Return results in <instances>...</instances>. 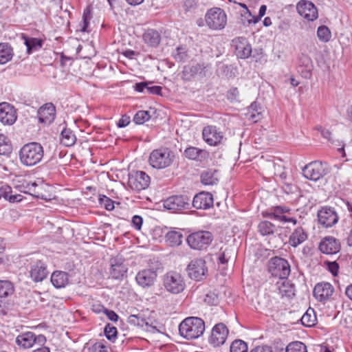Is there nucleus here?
<instances>
[{"label":"nucleus","mask_w":352,"mask_h":352,"mask_svg":"<svg viewBox=\"0 0 352 352\" xmlns=\"http://www.w3.org/2000/svg\"><path fill=\"white\" fill-rule=\"evenodd\" d=\"M19 156L20 162L23 166H33L38 164L43 160L44 149L38 142H29L21 148Z\"/></svg>","instance_id":"1"},{"label":"nucleus","mask_w":352,"mask_h":352,"mask_svg":"<svg viewBox=\"0 0 352 352\" xmlns=\"http://www.w3.org/2000/svg\"><path fill=\"white\" fill-rule=\"evenodd\" d=\"M205 331L204 321L198 317H188L179 326L180 335L187 340L200 337Z\"/></svg>","instance_id":"2"},{"label":"nucleus","mask_w":352,"mask_h":352,"mask_svg":"<svg viewBox=\"0 0 352 352\" xmlns=\"http://www.w3.org/2000/svg\"><path fill=\"white\" fill-rule=\"evenodd\" d=\"M175 160L174 152L168 148H160L153 150L149 156L150 165L157 169H163L170 166Z\"/></svg>","instance_id":"3"},{"label":"nucleus","mask_w":352,"mask_h":352,"mask_svg":"<svg viewBox=\"0 0 352 352\" xmlns=\"http://www.w3.org/2000/svg\"><path fill=\"white\" fill-rule=\"evenodd\" d=\"M213 241V235L209 231L200 230L190 234L186 238V242L191 249L205 250Z\"/></svg>","instance_id":"4"},{"label":"nucleus","mask_w":352,"mask_h":352,"mask_svg":"<svg viewBox=\"0 0 352 352\" xmlns=\"http://www.w3.org/2000/svg\"><path fill=\"white\" fill-rule=\"evenodd\" d=\"M205 21L210 30H221L227 24V14L220 8H212L207 11Z\"/></svg>","instance_id":"5"},{"label":"nucleus","mask_w":352,"mask_h":352,"mask_svg":"<svg viewBox=\"0 0 352 352\" xmlns=\"http://www.w3.org/2000/svg\"><path fill=\"white\" fill-rule=\"evenodd\" d=\"M330 170V167L326 162L314 161L302 168V174L308 179L318 181L329 174Z\"/></svg>","instance_id":"6"},{"label":"nucleus","mask_w":352,"mask_h":352,"mask_svg":"<svg viewBox=\"0 0 352 352\" xmlns=\"http://www.w3.org/2000/svg\"><path fill=\"white\" fill-rule=\"evenodd\" d=\"M268 271L274 276L287 279L291 272L290 265L286 259L274 256L268 261Z\"/></svg>","instance_id":"7"},{"label":"nucleus","mask_w":352,"mask_h":352,"mask_svg":"<svg viewBox=\"0 0 352 352\" xmlns=\"http://www.w3.org/2000/svg\"><path fill=\"white\" fill-rule=\"evenodd\" d=\"M47 342L46 337L44 335H36L32 331H25L20 333L16 338V344L23 349H28L34 344L45 345Z\"/></svg>","instance_id":"8"},{"label":"nucleus","mask_w":352,"mask_h":352,"mask_svg":"<svg viewBox=\"0 0 352 352\" xmlns=\"http://www.w3.org/2000/svg\"><path fill=\"white\" fill-rule=\"evenodd\" d=\"M163 283L166 289L172 294H179L185 289V282L179 273L170 272L163 278Z\"/></svg>","instance_id":"9"},{"label":"nucleus","mask_w":352,"mask_h":352,"mask_svg":"<svg viewBox=\"0 0 352 352\" xmlns=\"http://www.w3.org/2000/svg\"><path fill=\"white\" fill-rule=\"evenodd\" d=\"M150 182V177L144 171H133L129 174L128 184L131 189L136 191L148 188Z\"/></svg>","instance_id":"10"},{"label":"nucleus","mask_w":352,"mask_h":352,"mask_svg":"<svg viewBox=\"0 0 352 352\" xmlns=\"http://www.w3.org/2000/svg\"><path fill=\"white\" fill-rule=\"evenodd\" d=\"M186 270L188 276L197 281L205 279L208 272L206 261L202 258L192 260L188 264Z\"/></svg>","instance_id":"11"},{"label":"nucleus","mask_w":352,"mask_h":352,"mask_svg":"<svg viewBox=\"0 0 352 352\" xmlns=\"http://www.w3.org/2000/svg\"><path fill=\"white\" fill-rule=\"evenodd\" d=\"M318 222L324 228H331L336 224L339 217L334 208L323 206L317 213Z\"/></svg>","instance_id":"12"},{"label":"nucleus","mask_w":352,"mask_h":352,"mask_svg":"<svg viewBox=\"0 0 352 352\" xmlns=\"http://www.w3.org/2000/svg\"><path fill=\"white\" fill-rule=\"evenodd\" d=\"M231 45L238 58L245 59L251 56L252 49L247 38L244 36L236 37L232 40Z\"/></svg>","instance_id":"13"},{"label":"nucleus","mask_w":352,"mask_h":352,"mask_svg":"<svg viewBox=\"0 0 352 352\" xmlns=\"http://www.w3.org/2000/svg\"><path fill=\"white\" fill-rule=\"evenodd\" d=\"M290 211L289 208L285 206L272 207L270 211L263 212V216L270 219L276 220L282 223L292 222L296 224L297 221L292 217H287L284 214Z\"/></svg>","instance_id":"14"},{"label":"nucleus","mask_w":352,"mask_h":352,"mask_svg":"<svg viewBox=\"0 0 352 352\" xmlns=\"http://www.w3.org/2000/svg\"><path fill=\"white\" fill-rule=\"evenodd\" d=\"M228 335V329L223 323H219L214 326L208 342L213 346L217 347L223 344Z\"/></svg>","instance_id":"15"},{"label":"nucleus","mask_w":352,"mask_h":352,"mask_svg":"<svg viewBox=\"0 0 352 352\" xmlns=\"http://www.w3.org/2000/svg\"><path fill=\"white\" fill-rule=\"evenodd\" d=\"M190 199L186 195L172 196L164 201V207L173 212L188 209L190 205Z\"/></svg>","instance_id":"16"},{"label":"nucleus","mask_w":352,"mask_h":352,"mask_svg":"<svg viewBox=\"0 0 352 352\" xmlns=\"http://www.w3.org/2000/svg\"><path fill=\"white\" fill-rule=\"evenodd\" d=\"M296 10L298 13L307 21H313L318 16L316 7L309 1H300L296 5Z\"/></svg>","instance_id":"17"},{"label":"nucleus","mask_w":352,"mask_h":352,"mask_svg":"<svg viewBox=\"0 0 352 352\" xmlns=\"http://www.w3.org/2000/svg\"><path fill=\"white\" fill-rule=\"evenodd\" d=\"M49 272L46 263L41 260L32 261L30 266V275L34 282L43 280L48 275Z\"/></svg>","instance_id":"18"},{"label":"nucleus","mask_w":352,"mask_h":352,"mask_svg":"<svg viewBox=\"0 0 352 352\" xmlns=\"http://www.w3.org/2000/svg\"><path fill=\"white\" fill-rule=\"evenodd\" d=\"M157 276L155 270L144 269L138 272L135 276V280L140 287L148 288L154 285Z\"/></svg>","instance_id":"19"},{"label":"nucleus","mask_w":352,"mask_h":352,"mask_svg":"<svg viewBox=\"0 0 352 352\" xmlns=\"http://www.w3.org/2000/svg\"><path fill=\"white\" fill-rule=\"evenodd\" d=\"M17 118L14 106L8 102L0 103V122L3 124L12 125Z\"/></svg>","instance_id":"20"},{"label":"nucleus","mask_w":352,"mask_h":352,"mask_svg":"<svg viewBox=\"0 0 352 352\" xmlns=\"http://www.w3.org/2000/svg\"><path fill=\"white\" fill-rule=\"evenodd\" d=\"M203 138L210 146H217L221 143L223 135L222 132L214 126H205L202 131Z\"/></svg>","instance_id":"21"},{"label":"nucleus","mask_w":352,"mask_h":352,"mask_svg":"<svg viewBox=\"0 0 352 352\" xmlns=\"http://www.w3.org/2000/svg\"><path fill=\"white\" fill-rule=\"evenodd\" d=\"M214 199L211 193L202 191L197 194L192 201L196 209L208 210L213 206Z\"/></svg>","instance_id":"22"},{"label":"nucleus","mask_w":352,"mask_h":352,"mask_svg":"<svg viewBox=\"0 0 352 352\" xmlns=\"http://www.w3.org/2000/svg\"><path fill=\"white\" fill-rule=\"evenodd\" d=\"M37 116L41 123L51 124L56 117V109L52 103H47L39 108Z\"/></svg>","instance_id":"23"},{"label":"nucleus","mask_w":352,"mask_h":352,"mask_svg":"<svg viewBox=\"0 0 352 352\" xmlns=\"http://www.w3.org/2000/svg\"><path fill=\"white\" fill-rule=\"evenodd\" d=\"M333 293V287L329 283H319L314 289V296L320 302L328 300Z\"/></svg>","instance_id":"24"},{"label":"nucleus","mask_w":352,"mask_h":352,"mask_svg":"<svg viewBox=\"0 0 352 352\" xmlns=\"http://www.w3.org/2000/svg\"><path fill=\"white\" fill-rule=\"evenodd\" d=\"M110 274L114 279L122 278L127 272V267L124 265V259L122 257L116 256L111 258Z\"/></svg>","instance_id":"25"},{"label":"nucleus","mask_w":352,"mask_h":352,"mask_svg":"<svg viewBox=\"0 0 352 352\" xmlns=\"http://www.w3.org/2000/svg\"><path fill=\"white\" fill-rule=\"evenodd\" d=\"M319 249L324 254H333L340 251V244L334 237L327 236L321 241Z\"/></svg>","instance_id":"26"},{"label":"nucleus","mask_w":352,"mask_h":352,"mask_svg":"<svg viewBox=\"0 0 352 352\" xmlns=\"http://www.w3.org/2000/svg\"><path fill=\"white\" fill-rule=\"evenodd\" d=\"M184 155L191 160L203 162L208 159L209 153L206 150L195 146H189L184 150Z\"/></svg>","instance_id":"27"},{"label":"nucleus","mask_w":352,"mask_h":352,"mask_svg":"<svg viewBox=\"0 0 352 352\" xmlns=\"http://www.w3.org/2000/svg\"><path fill=\"white\" fill-rule=\"evenodd\" d=\"M145 44L151 47H156L160 43L161 36L158 31L154 29H148L142 36Z\"/></svg>","instance_id":"28"},{"label":"nucleus","mask_w":352,"mask_h":352,"mask_svg":"<svg viewBox=\"0 0 352 352\" xmlns=\"http://www.w3.org/2000/svg\"><path fill=\"white\" fill-rule=\"evenodd\" d=\"M51 282L56 288L65 287L69 283V274L63 271H56L51 276Z\"/></svg>","instance_id":"29"},{"label":"nucleus","mask_w":352,"mask_h":352,"mask_svg":"<svg viewBox=\"0 0 352 352\" xmlns=\"http://www.w3.org/2000/svg\"><path fill=\"white\" fill-rule=\"evenodd\" d=\"M307 238V235L302 227H298L292 233L289 239V243L294 248L303 243Z\"/></svg>","instance_id":"30"},{"label":"nucleus","mask_w":352,"mask_h":352,"mask_svg":"<svg viewBox=\"0 0 352 352\" xmlns=\"http://www.w3.org/2000/svg\"><path fill=\"white\" fill-rule=\"evenodd\" d=\"M24 40V44L27 47V54H30L40 50L43 44V41L41 38L29 37L23 35L22 37Z\"/></svg>","instance_id":"31"},{"label":"nucleus","mask_w":352,"mask_h":352,"mask_svg":"<svg viewBox=\"0 0 352 352\" xmlns=\"http://www.w3.org/2000/svg\"><path fill=\"white\" fill-rule=\"evenodd\" d=\"M12 188L8 184H1L0 186V198L3 197L11 203L19 202L23 196L19 194L11 195Z\"/></svg>","instance_id":"32"},{"label":"nucleus","mask_w":352,"mask_h":352,"mask_svg":"<svg viewBox=\"0 0 352 352\" xmlns=\"http://www.w3.org/2000/svg\"><path fill=\"white\" fill-rule=\"evenodd\" d=\"M166 241L169 246H179L182 243L183 234L181 231L172 230L166 233Z\"/></svg>","instance_id":"33"},{"label":"nucleus","mask_w":352,"mask_h":352,"mask_svg":"<svg viewBox=\"0 0 352 352\" xmlns=\"http://www.w3.org/2000/svg\"><path fill=\"white\" fill-rule=\"evenodd\" d=\"M14 55L13 49L6 43H0V64H6L11 60Z\"/></svg>","instance_id":"34"},{"label":"nucleus","mask_w":352,"mask_h":352,"mask_svg":"<svg viewBox=\"0 0 352 352\" xmlns=\"http://www.w3.org/2000/svg\"><path fill=\"white\" fill-rule=\"evenodd\" d=\"M60 141L65 146H72L76 143V137L70 129L65 128L61 131Z\"/></svg>","instance_id":"35"},{"label":"nucleus","mask_w":352,"mask_h":352,"mask_svg":"<svg viewBox=\"0 0 352 352\" xmlns=\"http://www.w3.org/2000/svg\"><path fill=\"white\" fill-rule=\"evenodd\" d=\"M14 292L13 283L7 280H0V298H8Z\"/></svg>","instance_id":"36"},{"label":"nucleus","mask_w":352,"mask_h":352,"mask_svg":"<svg viewBox=\"0 0 352 352\" xmlns=\"http://www.w3.org/2000/svg\"><path fill=\"white\" fill-rule=\"evenodd\" d=\"M262 107L257 102H254L249 107L248 113L250 116V119L256 122L262 118Z\"/></svg>","instance_id":"37"},{"label":"nucleus","mask_w":352,"mask_h":352,"mask_svg":"<svg viewBox=\"0 0 352 352\" xmlns=\"http://www.w3.org/2000/svg\"><path fill=\"white\" fill-rule=\"evenodd\" d=\"M201 182L204 185H214L218 182L217 170H208L201 175Z\"/></svg>","instance_id":"38"},{"label":"nucleus","mask_w":352,"mask_h":352,"mask_svg":"<svg viewBox=\"0 0 352 352\" xmlns=\"http://www.w3.org/2000/svg\"><path fill=\"white\" fill-rule=\"evenodd\" d=\"M258 231L263 236L273 234L277 231L276 226L268 221H262L258 225Z\"/></svg>","instance_id":"39"},{"label":"nucleus","mask_w":352,"mask_h":352,"mask_svg":"<svg viewBox=\"0 0 352 352\" xmlns=\"http://www.w3.org/2000/svg\"><path fill=\"white\" fill-rule=\"evenodd\" d=\"M205 69L203 64L194 63L192 65H186L184 67L183 74L184 76L189 75L194 76L196 74H201Z\"/></svg>","instance_id":"40"},{"label":"nucleus","mask_w":352,"mask_h":352,"mask_svg":"<svg viewBox=\"0 0 352 352\" xmlns=\"http://www.w3.org/2000/svg\"><path fill=\"white\" fill-rule=\"evenodd\" d=\"M12 150V144L8 138L0 133V155H8Z\"/></svg>","instance_id":"41"},{"label":"nucleus","mask_w":352,"mask_h":352,"mask_svg":"<svg viewBox=\"0 0 352 352\" xmlns=\"http://www.w3.org/2000/svg\"><path fill=\"white\" fill-rule=\"evenodd\" d=\"M314 309H308L301 317V322L305 327H312L315 324L316 317L314 315Z\"/></svg>","instance_id":"42"},{"label":"nucleus","mask_w":352,"mask_h":352,"mask_svg":"<svg viewBox=\"0 0 352 352\" xmlns=\"http://www.w3.org/2000/svg\"><path fill=\"white\" fill-rule=\"evenodd\" d=\"M173 56L176 61L185 62L188 58V54L187 50L185 47H178L173 52Z\"/></svg>","instance_id":"43"},{"label":"nucleus","mask_w":352,"mask_h":352,"mask_svg":"<svg viewBox=\"0 0 352 352\" xmlns=\"http://www.w3.org/2000/svg\"><path fill=\"white\" fill-rule=\"evenodd\" d=\"M317 36L320 41L328 42L331 37V31L325 25L319 26L317 30Z\"/></svg>","instance_id":"44"},{"label":"nucleus","mask_w":352,"mask_h":352,"mask_svg":"<svg viewBox=\"0 0 352 352\" xmlns=\"http://www.w3.org/2000/svg\"><path fill=\"white\" fill-rule=\"evenodd\" d=\"M38 187V185L35 182L28 184L26 186L28 188V191L26 192H28L29 194L41 199H49L47 197L43 195V193L40 191V188Z\"/></svg>","instance_id":"45"},{"label":"nucleus","mask_w":352,"mask_h":352,"mask_svg":"<svg viewBox=\"0 0 352 352\" xmlns=\"http://www.w3.org/2000/svg\"><path fill=\"white\" fill-rule=\"evenodd\" d=\"M286 352H307V346L302 342L296 341L289 343L286 347Z\"/></svg>","instance_id":"46"},{"label":"nucleus","mask_w":352,"mask_h":352,"mask_svg":"<svg viewBox=\"0 0 352 352\" xmlns=\"http://www.w3.org/2000/svg\"><path fill=\"white\" fill-rule=\"evenodd\" d=\"M230 352H248V345L243 340H236L230 346Z\"/></svg>","instance_id":"47"},{"label":"nucleus","mask_w":352,"mask_h":352,"mask_svg":"<svg viewBox=\"0 0 352 352\" xmlns=\"http://www.w3.org/2000/svg\"><path fill=\"white\" fill-rule=\"evenodd\" d=\"M150 113L147 111H139L133 117V122L137 124H142L150 119Z\"/></svg>","instance_id":"48"},{"label":"nucleus","mask_w":352,"mask_h":352,"mask_svg":"<svg viewBox=\"0 0 352 352\" xmlns=\"http://www.w3.org/2000/svg\"><path fill=\"white\" fill-rule=\"evenodd\" d=\"M104 334L107 338L110 341H114L117 337L118 331L117 329L111 325L110 324H107L104 327Z\"/></svg>","instance_id":"49"},{"label":"nucleus","mask_w":352,"mask_h":352,"mask_svg":"<svg viewBox=\"0 0 352 352\" xmlns=\"http://www.w3.org/2000/svg\"><path fill=\"white\" fill-rule=\"evenodd\" d=\"M204 301L209 305L214 306L218 305L219 298L218 294L215 292H209L204 298Z\"/></svg>","instance_id":"50"},{"label":"nucleus","mask_w":352,"mask_h":352,"mask_svg":"<svg viewBox=\"0 0 352 352\" xmlns=\"http://www.w3.org/2000/svg\"><path fill=\"white\" fill-rule=\"evenodd\" d=\"M99 202L107 210H113L114 209V201L105 195H100Z\"/></svg>","instance_id":"51"},{"label":"nucleus","mask_w":352,"mask_h":352,"mask_svg":"<svg viewBox=\"0 0 352 352\" xmlns=\"http://www.w3.org/2000/svg\"><path fill=\"white\" fill-rule=\"evenodd\" d=\"M143 223V219L140 215H134L132 217L131 226L137 230H140Z\"/></svg>","instance_id":"52"},{"label":"nucleus","mask_w":352,"mask_h":352,"mask_svg":"<svg viewBox=\"0 0 352 352\" xmlns=\"http://www.w3.org/2000/svg\"><path fill=\"white\" fill-rule=\"evenodd\" d=\"M283 192L287 195L294 194L298 190V187L292 184L285 183L282 186Z\"/></svg>","instance_id":"53"},{"label":"nucleus","mask_w":352,"mask_h":352,"mask_svg":"<svg viewBox=\"0 0 352 352\" xmlns=\"http://www.w3.org/2000/svg\"><path fill=\"white\" fill-rule=\"evenodd\" d=\"M183 7L186 12L192 11L197 7L195 0H183Z\"/></svg>","instance_id":"54"},{"label":"nucleus","mask_w":352,"mask_h":352,"mask_svg":"<svg viewBox=\"0 0 352 352\" xmlns=\"http://www.w3.org/2000/svg\"><path fill=\"white\" fill-rule=\"evenodd\" d=\"M162 87L157 85H148L146 87V93L149 94H156L162 96Z\"/></svg>","instance_id":"55"},{"label":"nucleus","mask_w":352,"mask_h":352,"mask_svg":"<svg viewBox=\"0 0 352 352\" xmlns=\"http://www.w3.org/2000/svg\"><path fill=\"white\" fill-rule=\"evenodd\" d=\"M129 322L134 325L142 327L145 322V320L143 318H140L137 315H131L129 318Z\"/></svg>","instance_id":"56"},{"label":"nucleus","mask_w":352,"mask_h":352,"mask_svg":"<svg viewBox=\"0 0 352 352\" xmlns=\"http://www.w3.org/2000/svg\"><path fill=\"white\" fill-rule=\"evenodd\" d=\"M327 265L329 271L333 275L336 276L338 273L339 265L336 261L327 262Z\"/></svg>","instance_id":"57"},{"label":"nucleus","mask_w":352,"mask_h":352,"mask_svg":"<svg viewBox=\"0 0 352 352\" xmlns=\"http://www.w3.org/2000/svg\"><path fill=\"white\" fill-rule=\"evenodd\" d=\"M92 352H107V346L101 342H96L91 346Z\"/></svg>","instance_id":"58"},{"label":"nucleus","mask_w":352,"mask_h":352,"mask_svg":"<svg viewBox=\"0 0 352 352\" xmlns=\"http://www.w3.org/2000/svg\"><path fill=\"white\" fill-rule=\"evenodd\" d=\"M102 309L103 310V312L105 314V315L110 320L113 322H116L118 320V316L115 311L112 310H109L104 307H102Z\"/></svg>","instance_id":"59"},{"label":"nucleus","mask_w":352,"mask_h":352,"mask_svg":"<svg viewBox=\"0 0 352 352\" xmlns=\"http://www.w3.org/2000/svg\"><path fill=\"white\" fill-rule=\"evenodd\" d=\"M250 352H273L272 346L263 344L259 345L252 349Z\"/></svg>","instance_id":"60"},{"label":"nucleus","mask_w":352,"mask_h":352,"mask_svg":"<svg viewBox=\"0 0 352 352\" xmlns=\"http://www.w3.org/2000/svg\"><path fill=\"white\" fill-rule=\"evenodd\" d=\"M151 82H141L135 83L134 85V89L135 91L138 92H144V91L146 89L148 85H151Z\"/></svg>","instance_id":"61"},{"label":"nucleus","mask_w":352,"mask_h":352,"mask_svg":"<svg viewBox=\"0 0 352 352\" xmlns=\"http://www.w3.org/2000/svg\"><path fill=\"white\" fill-rule=\"evenodd\" d=\"M317 130L319 131L322 136L329 141L331 140V133L329 130L322 128V126H317Z\"/></svg>","instance_id":"62"},{"label":"nucleus","mask_w":352,"mask_h":352,"mask_svg":"<svg viewBox=\"0 0 352 352\" xmlns=\"http://www.w3.org/2000/svg\"><path fill=\"white\" fill-rule=\"evenodd\" d=\"M130 123V118L126 116H123L118 121L117 125L119 128L126 126Z\"/></svg>","instance_id":"63"},{"label":"nucleus","mask_w":352,"mask_h":352,"mask_svg":"<svg viewBox=\"0 0 352 352\" xmlns=\"http://www.w3.org/2000/svg\"><path fill=\"white\" fill-rule=\"evenodd\" d=\"M239 91L237 88H232L228 92V98L235 100L239 96Z\"/></svg>","instance_id":"64"}]
</instances>
